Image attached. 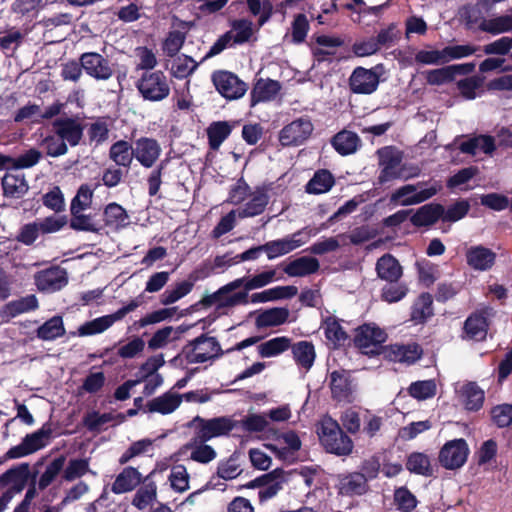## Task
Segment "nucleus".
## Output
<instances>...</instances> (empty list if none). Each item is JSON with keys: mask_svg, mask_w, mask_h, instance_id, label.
Wrapping results in <instances>:
<instances>
[{"mask_svg": "<svg viewBox=\"0 0 512 512\" xmlns=\"http://www.w3.org/2000/svg\"><path fill=\"white\" fill-rule=\"evenodd\" d=\"M442 189L439 181L430 180L416 184H406L396 189L390 196V202L400 206H412L425 202Z\"/></svg>", "mask_w": 512, "mask_h": 512, "instance_id": "nucleus-1", "label": "nucleus"}, {"mask_svg": "<svg viewBox=\"0 0 512 512\" xmlns=\"http://www.w3.org/2000/svg\"><path fill=\"white\" fill-rule=\"evenodd\" d=\"M318 434L322 445L328 452L340 456L352 452V440L342 431L338 422L331 417L322 419Z\"/></svg>", "mask_w": 512, "mask_h": 512, "instance_id": "nucleus-2", "label": "nucleus"}, {"mask_svg": "<svg viewBox=\"0 0 512 512\" xmlns=\"http://www.w3.org/2000/svg\"><path fill=\"white\" fill-rule=\"evenodd\" d=\"M240 287H242V280H238L237 278L220 287L214 293L205 295L200 303L206 307L216 305L218 309L247 304L249 302L248 293L245 290L235 292V290Z\"/></svg>", "mask_w": 512, "mask_h": 512, "instance_id": "nucleus-3", "label": "nucleus"}, {"mask_svg": "<svg viewBox=\"0 0 512 512\" xmlns=\"http://www.w3.org/2000/svg\"><path fill=\"white\" fill-rule=\"evenodd\" d=\"M220 354L221 347L216 338L201 335L183 348L181 356L187 363L197 364L216 358Z\"/></svg>", "mask_w": 512, "mask_h": 512, "instance_id": "nucleus-4", "label": "nucleus"}, {"mask_svg": "<svg viewBox=\"0 0 512 512\" xmlns=\"http://www.w3.org/2000/svg\"><path fill=\"white\" fill-rule=\"evenodd\" d=\"M136 87L145 100L152 102L162 101L170 93L169 81L161 71L143 73Z\"/></svg>", "mask_w": 512, "mask_h": 512, "instance_id": "nucleus-5", "label": "nucleus"}, {"mask_svg": "<svg viewBox=\"0 0 512 512\" xmlns=\"http://www.w3.org/2000/svg\"><path fill=\"white\" fill-rule=\"evenodd\" d=\"M317 233V230H312L306 227L285 238L269 241L262 245V248H264V252L267 254L268 259L271 260L288 254L289 252L301 247Z\"/></svg>", "mask_w": 512, "mask_h": 512, "instance_id": "nucleus-6", "label": "nucleus"}, {"mask_svg": "<svg viewBox=\"0 0 512 512\" xmlns=\"http://www.w3.org/2000/svg\"><path fill=\"white\" fill-rule=\"evenodd\" d=\"M314 131V125L308 116H301L285 125L279 132L278 140L284 147L300 146Z\"/></svg>", "mask_w": 512, "mask_h": 512, "instance_id": "nucleus-7", "label": "nucleus"}, {"mask_svg": "<svg viewBox=\"0 0 512 512\" xmlns=\"http://www.w3.org/2000/svg\"><path fill=\"white\" fill-rule=\"evenodd\" d=\"M193 423L198 424L196 440L199 442H206L212 438L227 435L237 426V421L225 416L212 419H203L196 416Z\"/></svg>", "mask_w": 512, "mask_h": 512, "instance_id": "nucleus-8", "label": "nucleus"}, {"mask_svg": "<svg viewBox=\"0 0 512 512\" xmlns=\"http://www.w3.org/2000/svg\"><path fill=\"white\" fill-rule=\"evenodd\" d=\"M386 332L375 324H364L356 329L355 345L367 355L378 354L386 341Z\"/></svg>", "mask_w": 512, "mask_h": 512, "instance_id": "nucleus-9", "label": "nucleus"}, {"mask_svg": "<svg viewBox=\"0 0 512 512\" xmlns=\"http://www.w3.org/2000/svg\"><path fill=\"white\" fill-rule=\"evenodd\" d=\"M380 173L378 182L384 184L399 178L403 153L395 147L386 146L377 151Z\"/></svg>", "mask_w": 512, "mask_h": 512, "instance_id": "nucleus-10", "label": "nucleus"}, {"mask_svg": "<svg viewBox=\"0 0 512 512\" xmlns=\"http://www.w3.org/2000/svg\"><path fill=\"white\" fill-rule=\"evenodd\" d=\"M79 61L84 72L96 81H108L114 75V65L100 53L85 52L80 55Z\"/></svg>", "mask_w": 512, "mask_h": 512, "instance_id": "nucleus-11", "label": "nucleus"}, {"mask_svg": "<svg viewBox=\"0 0 512 512\" xmlns=\"http://www.w3.org/2000/svg\"><path fill=\"white\" fill-rule=\"evenodd\" d=\"M212 82L216 90L226 99L235 100L247 92V84L229 71H216L212 74Z\"/></svg>", "mask_w": 512, "mask_h": 512, "instance_id": "nucleus-12", "label": "nucleus"}, {"mask_svg": "<svg viewBox=\"0 0 512 512\" xmlns=\"http://www.w3.org/2000/svg\"><path fill=\"white\" fill-rule=\"evenodd\" d=\"M469 448L464 439L448 441L439 452V462L446 469L462 467L468 457Z\"/></svg>", "mask_w": 512, "mask_h": 512, "instance_id": "nucleus-13", "label": "nucleus"}, {"mask_svg": "<svg viewBox=\"0 0 512 512\" xmlns=\"http://www.w3.org/2000/svg\"><path fill=\"white\" fill-rule=\"evenodd\" d=\"M34 281L39 291L54 293L67 285L68 276L65 269L51 267L37 272L34 275Z\"/></svg>", "mask_w": 512, "mask_h": 512, "instance_id": "nucleus-14", "label": "nucleus"}, {"mask_svg": "<svg viewBox=\"0 0 512 512\" xmlns=\"http://www.w3.org/2000/svg\"><path fill=\"white\" fill-rule=\"evenodd\" d=\"M379 74L373 69L357 67L349 78V86L356 94H372L379 85Z\"/></svg>", "mask_w": 512, "mask_h": 512, "instance_id": "nucleus-15", "label": "nucleus"}, {"mask_svg": "<svg viewBox=\"0 0 512 512\" xmlns=\"http://www.w3.org/2000/svg\"><path fill=\"white\" fill-rule=\"evenodd\" d=\"M279 459L290 461L293 459L295 452L301 448V440L293 431H288L276 436L273 443L265 445Z\"/></svg>", "mask_w": 512, "mask_h": 512, "instance_id": "nucleus-16", "label": "nucleus"}, {"mask_svg": "<svg viewBox=\"0 0 512 512\" xmlns=\"http://www.w3.org/2000/svg\"><path fill=\"white\" fill-rule=\"evenodd\" d=\"M134 158L145 168H151L158 161L162 149L157 140L141 137L133 145Z\"/></svg>", "mask_w": 512, "mask_h": 512, "instance_id": "nucleus-17", "label": "nucleus"}, {"mask_svg": "<svg viewBox=\"0 0 512 512\" xmlns=\"http://www.w3.org/2000/svg\"><path fill=\"white\" fill-rule=\"evenodd\" d=\"M473 63L450 65L425 72V80L430 85H443L454 80L456 74H466L474 70Z\"/></svg>", "mask_w": 512, "mask_h": 512, "instance_id": "nucleus-18", "label": "nucleus"}, {"mask_svg": "<svg viewBox=\"0 0 512 512\" xmlns=\"http://www.w3.org/2000/svg\"><path fill=\"white\" fill-rule=\"evenodd\" d=\"M491 309H483L471 314L464 323L465 336L468 339L482 341L488 332V316Z\"/></svg>", "mask_w": 512, "mask_h": 512, "instance_id": "nucleus-19", "label": "nucleus"}, {"mask_svg": "<svg viewBox=\"0 0 512 512\" xmlns=\"http://www.w3.org/2000/svg\"><path fill=\"white\" fill-rule=\"evenodd\" d=\"M29 468L28 463H22L10 468L0 475V486H9L7 491L13 492L14 494L20 493L28 481L30 473Z\"/></svg>", "mask_w": 512, "mask_h": 512, "instance_id": "nucleus-20", "label": "nucleus"}, {"mask_svg": "<svg viewBox=\"0 0 512 512\" xmlns=\"http://www.w3.org/2000/svg\"><path fill=\"white\" fill-rule=\"evenodd\" d=\"M53 128L55 134L71 146L78 145L83 136V127L76 119L59 118L54 121Z\"/></svg>", "mask_w": 512, "mask_h": 512, "instance_id": "nucleus-21", "label": "nucleus"}, {"mask_svg": "<svg viewBox=\"0 0 512 512\" xmlns=\"http://www.w3.org/2000/svg\"><path fill=\"white\" fill-rule=\"evenodd\" d=\"M330 378L331 392L336 400L347 403L354 401L353 385L346 372L333 371Z\"/></svg>", "mask_w": 512, "mask_h": 512, "instance_id": "nucleus-22", "label": "nucleus"}, {"mask_svg": "<svg viewBox=\"0 0 512 512\" xmlns=\"http://www.w3.org/2000/svg\"><path fill=\"white\" fill-rule=\"evenodd\" d=\"M364 474L352 472L339 477V493L345 496L363 495L368 491Z\"/></svg>", "mask_w": 512, "mask_h": 512, "instance_id": "nucleus-23", "label": "nucleus"}, {"mask_svg": "<svg viewBox=\"0 0 512 512\" xmlns=\"http://www.w3.org/2000/svg\"><path fill=\"white\" fill-rule=\"evenodd\" d=\"M142 481L141 473L134 467L124 468L116 477L111 486L114 494H123L132 491Z\"/></svg>", "mask_w": 512, "mask_h": 512, "instance_id": "nucleus-24", "label": "nucleus"}, {"mask_svg": "<svg viewBox=\"0 0 512 512\" xmlns=\"http://www.w3.org/2000/svg\"><path fill=\"white\" fill-rule=\"evenodd\" d=\"M281 89L278 81L271 79H259L251 91V105L267 102L275 99Z\"/></svg>", "mask_w": 512, "mask_h": 512, "instance_id": "nucleus-25", "label": "nucleus"}, {"mask_svg": "<svg viewBox=\"0 0 512 512\" xmlns=\"http://www.w3.org/2000/svg\"><path fill=\"white\" fill-rule=\"evenodd\" d=\"M467 263L475 270L490 269L495 262V253L483 246H473L466 253Z\"/></svg>", "mask_w": 512, "mask_h": 512, "instance_id": "nucleus-26", "label": "nucleus"}, {"mask_svg": "<svg viewBox=\"0 0 512 512\" xmlns=\"http://www.w3.org/2000/svg\"><path fill=\"white\" fill-rule=\"evenodd\" d=\"M268 202L269 196L267 193L257 189L250 194L248 201L237 211L238 217L243 219L260 215L264 212Z\"/></svg>", "mask_w": 512, "mask_h": 512, "instance_id": "nucleus-27", "label": "nucleus"}, {"mask_svg": "<svg viewBox=\"0 0 512 512\" xmlns=\"http://www.w3.org/2000/svg\"><path fill=\"white\" fill-rule=\"evenodd\" d=\"M290 348L295 363L305 371H309L316 358L314 345L309 341L303 340L294 344L291 343Z\"/></svg>", "mask_w": 512, "mask_h": 512, "instance_id": "nucleus-28", "label": "nucleus"}, {"mask_svg": "<svg viewBox=\"0 0 512 512\" xmlns=\"http://www.w3.org/2000/svg\"><path fill=\"white\" fill-rule=\"evenodd\" d=\"M182 403V396L174 392H166L147 403V409L150 412L160 414H170L174 412Z\"/></svg>", "mask_w": 512, "mask_h": 512, "instance_id": "nucleus-29", "label": "nucleus"}, {"mask_svg": "<svg viewBox=\"0 0 512 512\" xmlns=\"http://www.w3.org/2000/svg\"><path fill=\"white\" fill-rule=\"evenodd\" d=\"M459 149L470 155H476L478 152L492 154L495 150V139L489 135H478L463 141Z\"/></svg>", "mask_w": 512, "mask_h": 512, "instance_id": "nucleus-30", "label": "nucleus"}, {"mask_svg": "<svg viewBox=\"0 0 512 512\" xmlns=\"http://www.w3.org/2000/svg\"><path fill=\"white\" fill-rule=\"evenodd\" d=\"M378 276L389 282H396L402 275V267L395 257L385 254L376 263Z\"/></svg>", "mask_w": 512, "mask_h": 512, "instance_id": "nucleus-31", "label": "nucleus"}, {"mask_svg": "<svg viewBox=\"0 0 512 512\" xmlns=\"http://www.w3.org/2000/svg\"><path fill=\"white\" fill-rule=\"evenodd\" d=\"M4 195L11 198L23 197L28 189V183L23 174L6 173L2 178Z\"/></svg>", "mask_w": 512, "mask_h": 512, "instance_id": "nucleus-32", "label": "nucleus"}, {"mask_svg": "<svg viewBox=\"0 0 512 512\" xmlns=\"http://www.w3.org/2000/svg\"><path fill=\"white\" fill-rule=\"evenodd\" d=\"M289 316V309L285 307H274L261 312L256 317L255 323L258 328L280 326L288 321Z\"/></svg>", "mask_w": 512, "mask_h": 512, "instance_id": "nucleus-33", "label": "nucleus"}, {"mask_svg": "<svg viewBox=\"0 0 512 512\" xmlns=\"http://www.w3.org/2000/svg\"><path fill=\"white\" fill-rule=\"evenodd\" d=\"M331 144L339 154L349 155L358 149L360 138L354 132L342 130L332 138Z\"/></svg>", "mask_w": 512, "mask_h": 512, "instance_id": "nucleus-34", "label": "nucleus"}, {"mask_svg": "<svg viewBox=\"0 0 512 512\" xmlns=\"http://www.w3.org/2000/svg\"><path fill=\"white\" fill-rule=\"evenodd\" d=\"M319 267L320 264L316 258L303 256L290 262L284 271L291 277H303L315 273Z\"/></svg>", "mask_w": 512, "mask_h": 512, "instance_id": "nucleus-35", "label": "nucleus"}, {"mask_svg": "<svg viewBox=\"0 0 512 512\" xmlns=\"http://www.w3.org/2000/svg\"><path fill=\"white\" fill-rule=\"evenodd\" d=\"M133 145L125 140H118L109 149V158L118 166L130 167L134 158Z\"/></svg>", "mask_w": 512, "mask_h": 512, "instance_id": "nucleus-36", "label": "nucleus"}, {"mask_svg": "<svg viewBox=\"0 0 512 512\" xmlns=\"http://www.w3.org/2000/svg\"><path fill=\"white\" fill-rule=\"evenodd\" d=\"M443 214L441 204H427L420 207L411 217V222L415 226H428L435 223Z\"/></svg>", "mask_w": 512, "mask_h": 512, "instance_id": "nucleus-37", "label": "nucleus"}, {"mask_svg": "<svg viewBox=\"0 0 512 512\" xmlns=\"http://www.w3.org/2000/svg\"><path fill=\"white\" fill-rule=\"evenodd\" d=\"M290 346L291 339L289 337L279 336L259 344L257 351L262 358H271L287 351Z\"/></svg>", "mask_w": 512, "mask_h": 512, "instance_id": "nucleus-38", "label": "nucleus"}, {"mask_svg": "<svg viewBox=\"0 0 512 512\" xmlns=\"http://www.w3.org/2000/svg\"><path fill=\"white\" fill-rule=\"evenodd\" d=\"M332 173L326 169L318 170L306 185L309 194H322L328 192L334 185Z\"/></svg>", "mask_w": 512, "mask_h": 512, "instance_id": "nucleus-39", "label": "nucleus"}, {"mask_svg": "<svg viewBox=\"0 0 512 512\" xmlns=\"http://www.w3.org/2000/svg\"><path fill=\"white\" fill-rule=\"evenodd\" d=\"M37 337L44 341H53L65 334L63 319L60 316H54L44 322L37 329Z\"/></svg>", "mask_w": 512, "mask_h": 512, "instance_id": "nucleus-40", "label": "nucleus"}, {"mask_svg": "<svg viewBox=\"0 0 512 512\" xmlns=\"http://www.w3.org/2000/svg\"><path fill=\"white\" fill-rule=\"evenodd\" d=\"M422 350L418 344L393 345L390 348V358L396 362L413 363L421 356Z\"/></svg>", "mask_w": 512, "mask_h": 512, "instance_id": "nucleus-41", "label": "nucleus"}, {"mask_svg": "<svg viewBox=\"0 0 512 512\" xmlns=\"http://www.w3.org/2000/svg\"><path fill=\"white\" fill-rule=\"evenodd\" d=\"M232 125L227 121H217L210 124L207 129L211 149L218 150L232 131Z\"/></svg>", "mask_w": 512, "mask_h": 512, "instance_id": "nucleus-42", "label": "nucleus"}, {"mask_svg": "<svg viewBox=\"0 0 512 512\" xmlns=\"http://www.w3.org/2000/svg\"><path fill=\"white\" fill-rule=\"evenodd\" d=\"M462 401L469 410H478L484 401V391L476 383H467L460 390Z\"/></svg>", "mask_w": 512, "mask_h": 512, "instance_id": "nucleus-43", "label": "nucleus"}, {"mask_svg": "<svg viewBox=\"0 0 512 512\" xmlns=\"http://www.w3.org/2000/svg\"><path fill=\"white\" fill-rule=\"evenodd\" d=\"M115 322L112 314L101 316L79 326L77 334L81 337L99 334L106 331Z\"/></svg>", "mask_w": 512, "mask_h": 512, "instance_id": "nucleus-44", "label": "nucleus"}, {"mask_svg": "<svg viewBox=\"0 0 512 512\" xmlns=\"http://www.w3.org/2000/svg\"><path fill=\"white\" fill-rule=\"evenodd\" d=\"M481 31L492 35L512 31V13L487 19L482 22Z\"/></svg>", "mask_w": 512, "mask_h": 512, "instance_id": "nucleus-45", "label": "nucleus"}, {"mask_svg": "<svg viewBox=\"0 0 512 512\" xmlns=\"http://www.w3.org/2000/svg\"><path fill=\"white\" fill-rule=\"evenodd\" d=\"M126 419V415L124 414H117L113 415L112 413H104L100 414L98 412H91L88 413L84 419L83 423L85 427L90 431H97L99 430L103 425L116 420L118 423L124 422Z\"/></svg>", "mask_w": 512, "mask_h": 512, "instance_id": "nucleus-46", "label": "nucleus"}, {"mask_svg": "<svg viewBox=\"0 0 512 512\" xmlns=\"http://www.w3.org/2000/svg\"><path fill=\"white\" fill-rule=\"evenodd\" d=\"M157 499V486L149 482L141 486L135 493L132 505L139 510H144L153 504Z\"/></svg>", "mask_w": 512, "mask_h": 512, "instance_id": "nucleus-47", "label": "nucleus"}, {"mask_svg": "<svg viewBox=\"0 0 512 512\" xmlns=\"http://www.w3.org/2000/svg\"><path fill=\"white\" fill-rule=\"evenodd\" d=\"M41 156V152L34 148L29 149L16 158L6 156L7 160H4V168L11 166L15 169H27L35 166L41 159Z\"/></svg>", "mask_w": 512, "mask_h": 512, "instance_id": "nucleus-48", "label": "nucleus"}, {"mask_svg": "<svg viewBox=\"0 0 512 512\" xmlns=\"http://www.w3.org/2000/svg\"><path fill=\"white\" fill-rule=\"evenodd\" d=\"M104 220L106 225L118 229L128 224L129 217L122 206L116 203H110L105 208Z\"/></svg>", "mask_w": 512, "mask_h": 512, "instance_id": "nucleus-49", "label": "nucleus"}, {"mask_svg": "<svg viewBox=\"0 0 512 512\" xmlns=\"http://www.w3.org/2000/svg\"><path fill=\"white\" fill-rule=\"evenodd\" d=\"M197 63L192 57L182 54L177 56L171 66V73L174 77L183 79L191 75L198 67Z\"/></svg>", "mask_w": 512, "mask_h": 512, "instance_id": "nucleus-50", "label": "nucleus"}, {"mask_svg": "<svg viewBox=\"0 0 512 512\" xmlns=\"http://www.w3.org/2000/svg\"><path fill=\"white\" fill-rule=\"evenodd\" d=\"M432 315V297L428 293L421 294L412 306L411 319L417 323L425 321Z\"/></svg>", "mask_w": 512, "mask_h": 512, "instance_id": "nucleus-51", "label": "nucleus"}, {"mask_svg": "<svg viewBox=\"0 0 512 512\" xmlns=\"http://www.w3.org/2000/svg\"><path fill=\"white\" fill-rule=\"evenodd\" d=\"M415 62L421 65H443L446 64L444 48L441 50L434 49L432 46H427L415 54Z\"/></svg>", "mask_w": 512, "mask_h": 512, "instance_id": "nucleus-52", "label": "nucleus"}, {"mask_svg": "<svg viewBox=\"0 0 512 512\" xmlns=\"http://www.w3.org/2000/svg\"><path fill=\"white\" fill-rule=\"evenodd\" d=\"M51 436V429L42 427L38 431L28 434L22 440L28 451L32 454L45 447Z\"/></svg>", "mask_w": 512, "mask_h": 512, "instance_id": "nucleus-53", "label": "nucleus"}, {"mask_svg": "<svg viewBox=\"0 0 512 512\" xmlns=\"http://www.w3.org/2000/svg\"><path fill=\"white\" fill-rule=\"evenodd\" d=\"M194 286L193 281H182L179 283H176L175 286L171 289H167L162 295H161V303L163 305H170L187 294H189Z\"/></svg>", "mask_w": 512, "mask_h": 512, "instance_id": "nucleus-54", "label": "nucleus"}, {"mask_svg": "<svg viewBox=\"0 0 512 512\" xmlns=\"http://www.w3.org/2000/svg\"><path fill=\"white\" fill-rule=\"evenodd\" d=\"M346 234H339L336 237L324 238L315 242L309 251L315 255H323L329 252L336 251L341 244H345Z\"/></svg>", "mask_w": 512, "mask_h": 512, "instance_id": "nucleus-55", "label": "nucleus"}, {"mask_svg": "<svg viewBox=\"0 0 512 512\" xmlns=\"http://www.w3.org/2000/svg\"><path fill=\"white\" fill-rule=\"evenodd\" d=\"M275 276L276 271L269 270L254 275L253 277L238 278V280H242V287H244L245 291L248 293V291L259 289L270 284L275 279Z\"/></svg>", "mask_w": 512, "mask_h": 512, "instance_id": "nucleus-56", "label": "nucleus"}, {"mask_svg": "<svg viewBox=\"0 0 512 512\" xmlns=\"http://www.w3.org/2000/svg\"><path fill=\"white\" fill-rule=\"evenodd\" d=\"M235 263H237L235 257L231 258L228 254L220 255L216 256L213 262L203 263L198 272L201 273V277H207L213 272L224 271Z\"/></svg>", "mask_w": 512, "mask_h": 512, "instance_id": "nucleus-57", "label": "nucleus"}, {"mask_svg": "<svg viewBox=\"0 0 512 512\" xmlns=\"http://www.w3.org/2000/svg\"><path fill=\"white\" fill-rule=\"evenodd\" d=\"M232 40L234 43L247 42L253 34V23L247 19L234 20L232 22Z\"/></svg>", "mask_w": 512, "mask_h": 512, "instance_id": "nucleus-58", "label": "nucleus"}, {"mask_svg": "<svg viewBox=\"0 0 512 512\" xmlns=\"http://www.w3.org/2000/svg\"><path fill=\"white\" fill-rule=\"evenodd\" d=\"M93 190L86 184L81 185L77 194L71 202V214L83 212L90 207L92 203Z\"/></svg>", "mask_w": 512, "mask_h": 512, "instance_id": "nucleus-59", "label": "nucleus"}, {"mask_svg": "<svg viewBox=\"0 0 512 512\" xmlns=\"http://www.w3.org/2000/svg\"><path fill=\"white\" fill-rule=\"evenodd\" d=\"M65 464L64 457H58L54 459L47 467L44 473L41 475L38 481V488L44 490L47 488L57 477L60 471L63 469Z\"/></svg>", "mask_w": 512, "mask_h": 512, "instance_id": "nucleus-60", "label": "nucleus"}, {"mask_svg": "<svg viewBox=\"0 0 512 512\" xmlns=\"http://www.w3.org/2000/svg\"><path fill=\"white\" fill-rule=\"evenodd\" d=\"M406 467L409 471L428 476L431 474L430 460L423 453H413L409 456Z\"/></svg>", "mask_w": 512, "mask_h": 512, "instance_id": "nucleus-61", "label": "nucleus"}, {"mask_svg": "<svg viewBox=\"0 0 512 512\" xmlns=\"http://www.w3.org/2000/svg\"><path fill=\"white\" fill-rule=\"evenodd\" d=\"M178 338V332L173 327L167 326L159 329L148 341V347L152 350L165 347L170 341Z\"/></svg>", "mask_w": 512, "mask_h": 512, "instance_id": "nucleus-62", "label": "nucleus"}, {"mask_svg": "<svg viewBox=\"0 0 512 512\" xmlns=\"http://www.w3.org/2000/svg\"><path fill=\"white\" fill-rule=\"evenodd\" d=\"M171 487L178 492L189 488V474L183 465L174 466L169 475Z\"/></svg>", "mask_w": 512, "mask_h": 512, "instance_id": "nucleus-63", "label": "nucleus"}, {"mask_svg": "<svg viewBox=\"0 0 512 512\" xmlns=\"http://www.w3.org/2000/svg\"><path fill=\"white\" fill-rule=\"evenodd\" d=\"M240 425L247 432H262L269 426L267 417L263 414H248L241 421Z\"/></svg>", "mask_w": 512, "mask_h": 512, "instance_id": "nucleus-64", "label": "nucleus"}]
</instances>
